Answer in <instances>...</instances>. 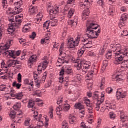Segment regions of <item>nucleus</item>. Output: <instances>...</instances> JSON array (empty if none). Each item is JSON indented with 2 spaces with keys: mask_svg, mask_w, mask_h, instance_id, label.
Here are the masks:
<instances>
[{
  "mask_svg": "<svg viewBox=\"0 0 128 128\" xmlns=\"http://www.w3.org/2000/svg\"><path fill=\"white\" fill-rule=\"evenodd\" d=\"M84 48H82L81 49L79 50L78 52V56H82V54H84Z\"/></svg>",
  "mask_w": 128,
  "mask_h": 128,
  "instance_id": "41",
  "label": "nucleus"
},
{
  "mask_svg": "<svg viewBox=\"0 0 128 128\" xmlns=\"http://www.w3.org/2000/svg\"><path fill=\"white\" fill-rule=\"evenodd\" d=\"M62 128H68V124L66 120H64L62 124Z\"/></svg>",
  "mask_w": 128,
  "mask_h": 128,
  "instance_id": "47",
  "label": "nucleus"
},
{
  "mask_svg": "<svg viewBox=\"0 0 128 128\" xmlns=\"http://www.w3.org/2000/svg\"><path fill=\"white\" fill-rule=\"evenodd\" d=\"M47 11L50 14V16H52L58 14L60 12V9L58 7H55L54 8L52 4H48L47 6Z\"/></svg>",
  "mask_w": 128,
  "mask_h": 128,
  "instance_id": "12",
  "label": "nucleus"
},
{
  "mask_svg": "<svg viewBox=\"0 0 128 128\" xmlns=\"http://www.w3.org/2000/svg\"><path fill=\"white\" fill-rule=\"evenodd\" d=\"M75 62V66L78 70H82V66H84V60L82 59H77Z\"/></svg>",
  "mask_w": 128,
  "mask_h": 128,
  "instance_id": "19",
  "label": "nucleus"
},
{
  "mask_svg": "<svg viewBox=\"0 0 128 128\" xmlns=\"http://www.w3.org/2000/svg\"><path fill=\"white\" fill-rule=\"evenodd\" d=\"M64 74H72V69L68 66L62 68L60 72V77L58 78L59 82L60 84H62V82H64Z\"/></svg>",
  "mask_w": 128,
  "mask_h": 128,
  "instance_id": "4",
  "label": "nucleus"
},
{
  "mask_svg": "<svg viewBox=\"0 0 128 128\" xmlns=\"http://www.w3.org/2000/svg\"><path fill=\"white\" fill-rule=\"evenodd\" d=\"M34 94L35 96H42V92L40 90H36Z\"/></svg>",
  "mask_w": 128,
  "mask_h": 128,
  "instance_id": "63",
  "label": "nucleus"
},
{
  "mask_svg": "<svg viewBox=\"0 0 128 128\" xmlns=\"http://www.w3.org/2000/svg\"><path fill=\"white\" fill-rule=\"evenodd\" d=\"M68 52L66 53H62L60 54V58H58V64H68L70 62V56L67 54Z\"/></svg>",
  "mask_w": 128,
  "mask_h": 128,
  "instance_id": "6",
  "label": "nucleus"
},
{
  "mask_svg": "<svg viewBox=\"0 0 128 128\" xmlns=\"http://www.w3.org/2000/svg\"><path fill=\"white\" fill-rule=\"evenodd\" d=\"M36 12H38V6L32 5L29 7V14L30 16H33Z\"/></svg>",
  "mask_w": 128,
  "mask_h": 128,
  "instance_id": "22",
  "label": "nucleus"
},
{
  "mask_svg": "<svg viewBox=\"0 0 128 128\" xmlns=\"http://www.w3.org/2000/svg\"><path fill=\"white\" fill-rule=\"evenodd\" d=\"M50 22L46 21V22L44 24L43 28H48V26H50Z\"/></svg>",
  "mask_w": 128,
  "mask_h": 128,
  "instance_id": "57",
  "label": "nucleus"
},
{
  "mask_svg": "<svg viewBox=\"0 0 128 128\" xmlns=\"http://www.w3.org/2000/svg\"><path fill=\"white\" fill-rule=\"evenodd\" d=\"M80 38H77L74 40V38L69 39L68 41V48H76V46H78V44H80Z\"/></svg>",
  "mask_w": 128,
  "mask_h": 128,
  "instance_id": "9",
  "label": "nucleus"
},
{
  "mask_svg": "<svg viewBox=\"0 0 128 128\" xmlns=\"http://www.w3.org/2000/svg\"><path fill=\"white\" fill-rule=\"evenodd\" d=\"M10 96L12 98H14V96H16L17 100H22L23 96L22 94V92L16 93V91L14 90V92H11Z\"/></svg>",
  "mask_w": 128,
  "mask_h": 128,
  "instance_id": "23",
  "label": "nucleus"
},
{
  "mask_svg": "<svg viewBox=\"0 0 128 128\" xmlns=\"http://www.w3.org/2000/svg\"><path fill=\"white\" fill-rule=\"evenodd\" d=\"M100 26L94 22H90L89 24L87 26L86 34L84 35L85 40H88V38H96L100 32V28H99L98 31H94V30H96Z\"/></svg>",
  "mask_w": 128,
  "mask_h": 128,
  "instance_id": "1",
  "label": "nucleus"
},
{
  "mask_svg": "<svg viewBox=\"0 0 128 128\" xmlns=\"http://www.w3.org/2000/svg\"><path fill=\"white\" fill-rule=\"evenodd\" d=\"M17 80L18 82H19V84H20V82H22V74H20V73H19L18 74Z\"/></svg>",
  "mask_w": 128,
  "mask_h": 128,
  "instance_id": "61",
  "label": "nucleus"
},
{
  "mask_svg": "<svg viewBox=\"0 0 128 128\" xmlns=\"http://www.w3.org/2000/svg\"><path fill=\"white\" fill-rule=\"evenodd\" d=\"M15 6H17V8H20V6H22V0H21L19 1L18 2H17L16 3H15L14 4Z\"/></svg>",
  "mask_w": 128,
  "mask_h": 128,
  "instance_id": "55",
  "label": "nucleus"
},
{
  "mask_svg": "<svg viewBox=\"0 0 128 128\" xmlns=\"http://www.w3.org/2000/svg\"><path fill=\"white\" fill-rule=\"evenodd\" d=\"M20 106H22L20 105V102H16V104L13 106V108H14V110H18V108H20Z\"/></svg>",
  "mask_w": 128,
  "mask_h": 128,
  "instance_id": "43",
  "label": "nucleus"
},
{
  "mask_svg": "<svg viewBox=\"0 0 128 128\" xmlns=\"http://www.w3.org/2000/svg\"><path fill=\"white\" fill-rule=\"evenodd\" d=\"M78 18L76 16L74 17L73 20H69L68 22V24L69 26H76L78 24Z\"/></svg>",
  "mask_w": 128,
  "mask_h": 128,
  "instance_id": "20",
  "label": "nucleus"
},
{
  "mask_svg": "<svg viewBox=\"0 0 128 128\" xmlns=\"http://www.w3.org/2000/svg\"><path fill=\"white\" fill-rule=\"evenodd\" d=\"M99 96H98V92L96 91L94 92L93 94V98L94 100H98V98Z\"/></svg>",
  "mask_w": 128,
  "mask_h": 128,
  "instance_id": "49",
  "label": "nucleus"
},
{
  "mask_svg": "<svg viewBox=\"0 0 128 128\" xmlns=\"http://www.w3.org/2000/svg\"><path fill=\"white\" fill-rule=\"evenodd\" d=\"M24 84H29V86H31L32 88H34V81L28 80V79H26L24 80Z\"/></svg>",
  "mask_w": 128,
  "mask_h": 128,
  "instance_id": "34",
  "label": "nucleus"
},
{
  "mask_svg": "<svg viewBox=\"0 0 128 128\" xmlns=\"http://www.w3.org/2000/svg\"><path fill=\"white\" fill-rule=\"evenodd\" d=\"M106 92L104 91H102L101 92V96L100 100H98L97 101V102L96 103V110H100V105L102 104V102H104V94Z\"/></svg>",
  "mask_w": 128,
  "mask_h": 128,
  "instance_id": "15",
  "label": "nucleus"
},
{
  "mask_svg": "<svg viewBox=\"0 0 128 128\" xmlns=\"http://www.w3.org/2000/svg\"><path fill=\"white\" fill-rule=\"evenodd\" d=\"M64 43H62L60 46V54H66V52H64Z\"/></svg>",
  "mask_w": 128,
  "mask_h": 128,
  "instance_id": "44",
  "label": "nucleus"
},
{
  "mask_svg": "<svg viewBox=\"0 0 128 128\" xmlns=\"http://www.w3.org/2000/svg\"><path fill=\"white\" fill-rule=\"evenodd\" d=\"M124 26H126L124 22L120 20L119 22V24H118L119 28H124Z\"/></svg>",
  "mask_w": 128,
  "mask_h": 128,
  "instance_id": "59",
  "label": "nucleus"
},
{
  "mask_svg": "<svg viewBox=\"0 0 128 128\" xmlns=\"http://www.w3.org/2000/svg\"><path fill=\"white\" fill-rule=\"evenodd\" d=\"M84 102L86 106H87L88 112L90 114V118H92V113L94 112V110H92V106H90V100L88 98H85L84 100Z\"/></svg>",
  "mask_w": 128,
  "mask_h": 128,
  "instance_id": "13",
  "label": "nucleus"
},
{
  "mask_svg": "<svg viewBox=\"0 0 128 128\" xmlns=\"http://www.w3.org/2000/svg\"><path fill=\"white\" fill-rule=\"evenodd\" d=\"M110 48L112 50H109L106 54L112 56V52H116L118 50H122V45L113 43L110 45Z\"/></svg>",
  "mask_w": 128,
  "mask_h": 128,
  "instance_id": "11",
  "label": "nucleus"
},
{
  "mask_svg": "<svg viewBox=\"0 0 128 128\" xmlns=\"http://www.w3.org/2000/svg\"><path fill=\"white\" fill-rule=\"evenodd\" d=\"M126 92L123 91L122 89L119 88L116 91V98L117 100H120V98H124L126 96Z\"/></svg>",
  "mask_w": 128,
  "mask_h": 128,
  "instance_id": "14",
  "label": "nucleus"
},
{
  "mask_svg": "<svg viewBox=\"0 0 128 128\" xmlns=\"http://www.w3.org/2000/svg\"><path fill=\"white\" fill-rule=\"evenodd\" d=\"M33 116L34 120H36L38 126H44V118L42 116V114L38 115V111H34Z\"/></svg>",
  "mask_w": 128,
  "mask_h": 128,
  "instance_id": "7",
  "label": "nucleus"
},
{
  "mask_svg": "<svg viewBox=\"0 0 128 128\" xmlns=\"http://www.w3.org/2000/svg\"><path fill=\"white\" fill-rule=\"evenodd\" d=\"M48 66V56H44L42 59L41 62L38 66V74L42 72V70H44Z\"/></svg>",
  "mask_w": 128,
  "mask_h": 128,
  "instance_id": "5",
  "label": "nucleus"
},
{
  "mask_svg": "<svg viewBox=\"0 0 128 128\" xmlns=\"http://www.w3.org/2000/svg\"><path fill=\"white\" fill-rule=\"evenodd\" d=\"M108 66V60H104L103 61V64L102 70H106V68Z\"/></svg>",
  "mask_w": 128,
  "mask_h": 128,
  "instance_id": "51",
  "label": "nucleus"
},
{
  "mask_svg": "<svg viewBox=\"0 0 128 128\" xmlns=\"http://www.w3.org/2000/svg\"><path fill=\"white\" fill-rule=\"evenodd\" d=\"M10 48H6V56L8 58H16V56H18L22 52L21 50H18L14 52L12 50H8Z\"/></svg>",
  "mask_w": 128,
  "mask_h": 128,
  "instance_id": "8",
  "label": "nucleus"
},
{
  "mask_svg": "<svg viewBox=\"0 0 128 128\" xmlns=\"http://www.w3.org/2000/svg\"><path fill=\"white\" fill-rule=\"evenodd\" d=\"M12 86H14V88H16L18 90L20 88L22 84H20V82L18 83L16 82H12Z\"/></svg>",
  "mask_w": 128,
  "mask_h": 128,
  "instance_id": "38",
  "label": "nucleus"
},
{
  "mask_svg": "<svg viewBox=\"0 0 128 128\" xmlns=\"http://www.w3.org/2000/svg\"><path fill=\"white\" fill-rule=\"evenodd\" d=\"M24 124L26 126H30L28 128H36L34 125L32 124V120L30 118H25Z\"/></svg>",
  "mask_w": 128,
  "mask_h": 128,
  "instance_id": "21",
  "label": "nucleus"
},
{
  "mask_svg": "<svg viewBox=\"0 0 128 128\" xmlns=\"http://www.w3.org/2000/svg\"><path fill=\"white\" fill-rule=\"evenodd\" d=\"M1 68H4V69H3L4 70V72H5V73L6 74H8V63H6H6H4V62H2V63H1Z\"/></svg>",
  "mask_w": 128,
  "mask_h": 128,
  "instance_id": "33",
  "label": "nucleus"
},
{
  "mask_svg": "<svg viewBox=\"0 0 128 128\" xmlns=\"http://www.w3.org/2000/svg\"><path fill=\"white\" fill-rule=\"evenodd\" d=\"M16 113L14 112H10L9 114L10 117V118H16Z\"/></svg>",
  "mask_w": 128,
  "mask_h": 128,
  "instance_id": "53",
  "label": "nucleus"
},
{
  "mask_svg": "<svg viewBox=\"0 0 128 128\" xmlns=\"http://www.w3.org/2000/svg\"><path fill=\"white\" fill-rule=\"evenodd\" d=\"M122 36H128V32L126 30H124L122 31V32L121 34Z\"/></svg>",
  "mask_w": 128,
  "mask_h": 128,
  "instance_id": "64",
  "label": "nucleus"
},
{
  "mask_svg": "<svg viewBox=\"0 0 128 128\" xmlns=\"http://www.w3.org/2000/svg\"><path fill=\"white\" fill-rule=\"evenodd\" d=\"M4 25L2 24V21L0 20V40L2 38L4 34Z\"/></svg>",
  "mask_w": 128,
  "mask_h": 128,
  "instance_id": "29",
  "label": "nucleus"
},
{
  "mask_svg": "<svg viewBox=\"0 0 128 128\" xmlns=\"http://www.w3.org/2000/svg\"><path fill=\"white\" fill-rule=\"evenodd\" d=\"M46 72H44L43 74V76H42L41 78V80L42 82H44V81L46 80Z\"/></svg>",
  "mask_w": 128,
  "mask_h": 128,
  "instance_id": "60",
  "label": "nucleus"
},
{
  "mask_svg": "<svg viewBox=\"0 0 128 128\" xmlns=\"http://www.w3.org/2000/svg\"><path fill=\"white\" fill-rule=\"evenodd\" d=\"M109 114L111 120H114L116 118V114L113 112H110Z\"/></svg>",
  "mask_w": 128,
  "mask_h": 128,
  "instance_id": "58",
  "label": "nucleus"
},
{
  "mask_svg": "<svg viewBox=\"0 0 128 128\" xmlns=\"http://www.w3.org/2000/svg\"><path fill=\"white\" fill-rule=\"evenodd\" d=\"M62 108L60 107H57L56 108V112L57 114L60 115V114H62Z\"/></svg>",
  "mask_w": 128,
  "mask_h": 128,
  "instance_id": "52",
  "label": "nucleus"
},
{
  "mask_svg": "<svg viewBox=\"0 0 128 128\" xmlns=\"http://www.w3.org/2000/svg\"><path fill=\"white\" fill-rule=\"evenodd\" d=\"M0 90L4 92L6 94H10L12 92H14V90L10 89L6 85L4 84L0 85Z\"/></svg>",
  "mask_w": 128,
  "mask_h": 128,
  "instance_id": "16",
  "label": "nucleus"
},
{
  "mask_svg": "<svg viewBox=\"0 0 128 128\" xmlns=\"http://www.w3.org/2000/svg\"><path fill=\"white\" fill-rule=\"evenodd\" d=\"M2 4L4 8H8V1L6 0H2Z\"/></svg>",
  "mask_w": 128,
  "mask_h": 128,
  "instance_id": "45",
  "label": "nucleus"
},
{
  "mask_svg": "<svg viewBox=\"0 0 128 128\" xmlns=\"http://www.w3.org/2000/svg\"><path fill=\"white\" fill-rule=\"evenodd\" d=\"M106 80L104 78H102V79L101 82L99 84V86L100 87L101 90H104V86H106Z\"/></svg>",
  "mask_w": 128,
  "mask_h": 128,
  "instance_id": "36",
  "label": "nucleus"
},
{
  "mask_svg": "<svg viewBox=\"0 0 128 128\" xmlns=\"http://www.w3.org/2000/svg\"><path fill=\"white\" fill-rule=\"evenodd\" d=\"M36 18L41 20H42V18H44V16L42 15V12H40L36 16Z\"/></svg>",
  "mask_w": 128,
  "mask_h": 128,
  "instance_id": "56",
  "label": "nucleus"
},
{
  "mask_svg": "<svg viewBox=\"0 0 128 128\" xmlns=\"http://www.w3.org/2000/svg\"><path fill=\"white\" fill-rule=\"evenodd\" d=\"M38 60V56L36 54L31 56L28 60V64L29 68H32L34 62H36Z\"/></svg>",
  "mask_w": 128,
  "mask_h": 128,
  "instance_id": "17",
  "label": "nucleus"
},
{
  "mask_svg": "<svg viewBox=\"0 0 128 128\" xmlns=\"http://www.w3.org/2000/svg\"><path fill=\"white\" fill-rule=\"evenodd\" d=\"M115 60L114 64H120L122 62L124 56H128V49H125L123 52L122 49L120 50H117L115 53Z\"/></svg>",
  "mask_w": 128,
  "mask_h": 128,
  "instance_id": "3",
  "label": "nucleus"
},
{
  "mask_svg": "<svg viewBox=\"0 0 128 128\" xmlns=\"http://www.w3.org/2000/svg\"><path fill=\"white\" fill-rule=\"evenodd\" d=\"M79 113L80 118H83L84 116V108H82V109L79 110Z\"/></svg>",
  "mask_w": 128,
  "mask_h": 128,
  "instance_id": "40",
  "label": "nucleus"
},
{
  "mask_svg": "<svg viewBox=\"0 0 128 128\" xmlns=\"http://www.w3.org/2000/svg\"><path fill=\"white\" fill-rule=\"evenodd\" d=\"M34 102L32 100H30L28 105V108H34Z\"/></svg>",
  "mask_w": 128,
  "mask_h": 128,
  "instance_id": "42",
  "label": "nucleus"
},
{
  "mask_svg": "<svg viewBox=\"0 0 128 128\" xmlns=\"http://www.w3.org/2000/svg\"><path fill=\"white\" fill-rule=\"evenodd\" d=\"M16 64V60H10L7 62V66L8 68H14Z\"/></svg>",
  "mask_w": 128,
  "mask_h": 128,
  "instance_id": "28",
  "label": "nucleus"
},
{
  "mask_svg": "<svg viewBox=\"0 0 128 128\" xmlns=\"http://www.w3.org/2000/svg\"><path fill=\"white\" fill-rule=\"evenodd\" d=\"M68 118L69 119V122L71 124H74V122L76 120V117L74 115L69 114Z\"/></svg>",
  "mask_w": 128,
  "mask_h": 128,
  "instance_id": "30",
  "label": "nucleus"
},
{
  "mask_svg": "<svg viewBox=\"0 0 128 128\" xmlns=\"http://www.w3.org/2000/svg\"><path fill=\"white\" fill-rule=\"evenodd\" d=\"M126 18H128V14H122L120 17V20L122 22H124L126 20Z\"/></svg>",
  "mask_w": 128,
  "mask_h": 128,
  "instance_id": "39",
  "label": "nucleus"
},
{
  "mask_svg": "<svg viewBox=\"0 0 128 128\" xmlns=\"http://www.w3.org/2000/svg\"><path fill=\"white\" fill-rule=\"evenodd\" d=\"M122 76L120 75H116L112 77V80L114 82L116 81L117 82H120V84L124 82V80L120 78Z\"/></svg>",
  "mask_w": 128,
  "mask_h": 128,
  "instance_id": "27",
  "label": "nucleus"
},
{
  "mask_svg": "<svg viewBox=\"0 0 128 128\" xmlns=\"http://www.w3.org/2000/svg\"><path fill=\"white\" fill-rule=\"evenodd\" d=\"M34 76V80L35 82H36V86L37 88H40V80H38V74L36 73V72H33Z\"/></svg>",
  "mask_w": 128,
  "mask_h": 128,
  "instance_id": "24",
  "label": "nucleus"
},
{
  "mask_svg": "<svg viewBox=\"0 0 128 128\" xmlns=\"http://www.w3.org/2000/svg\"><path fill=\"white\" fill-rule=\"evenodd\" d=\"M70 105L68 104H64L63 107V110L64 112H68L70 110Z\"/></svg>",
  "mask_w": 128,
  "mask_h": 128,
  "instance_id": "37",
  "label": "nucleus"
},
{
  "mask_svg": "<svg viewBox=\"0 0 128 128\" xmlns=\"http://www.w3.org/2000/svg\"><path fill=\"white\" fill-rule=\"evenodd\" d=\"M12 40H10L4 46H0V56L2 54L3 56H6V50L10 48V46L12 44Z\"/></svg>",
  "mask_w": 128,
  "mask_h": 128,
  "instance_id": "10",
  "label": "nucleus"
},
{
  "mask_svg": "<svg viewBox=\"0 0 128 128\" xmlns=\"http://www.w3.org/2000/svg\"><path fill=\"white\" fill-rule=\"evenodd\" d=\"M120 118L121 120V122H124L128 120V115H126V113L122 111L120 112Z\"/></svg>",
  "mask_w": 128,
  "mask_h": 128,
  "instance_id": "25",
  "label": "nucleus"
},
{
  "mask_svg": "<svg viewBox=\"0 0 128 128\" xmlns=\"http://www.w3.org/2000/svg\"><path fill=\"white\" fill-rule=\"evenodd\" d=\"M31 27L32 25L30 24V23L26 24L23 28V32H28Z\"/></svg>",
  "mask_w": 128,
  "mask_h": 128,
  "instance_id": "31",
  "label": "nucleus"
},
{
  "mask_svg": "<svg viewBox=\"0 0 128 128\" xmlns=\"http://www.w3.org/2000/svg\"><path fill=\"white\" fill-rule=\"evenodd\" d=\"M90 4V1H88V0H84V3L81 2L78 4V8L81 10H84V8H86V4Z\"/></svg>",
  "mask_w": 128,
  "mask_h": 128,
  "instance_id": "26",
  "label": "nucleus"
},
{
  "mask_svg": "<svg viewBox=\"0 0 128 128\" xmlns=\"http://www.w3.org/2000/svg\"><path fill=\"white\" fill-rule=\"evenodd\" d=\"M22 18H24L22 15L16 16L14 15L8 18V20L11 24L8 26V28L7 29L8 34H12L16 30V28H18L20 26Z\"/></svg>",
  "mask_w": 128,
  "mask_h": 128,
  "instance_id": "2",
  "label": "nucleus"
},
{
  "mask_svg": "<svg viewBox=\"0 0 128 128\" xmlns=\"http://www.w3.org/2000/svg\"><path fill=\"white\" fill-rule=\"evenodd\" d=\"M114 12V8L110 7L109 10V14L112 16Z\"/></svg>",
  "mask_w": 128,
  "mask_h": 128,
  "instance_id": "62",
  "label": "nucleus"
},
{
  "mask_svg": "<svg viewBox=\"0 0 128 128\" xmlns=\"http://www.w3.org/2000/svg\"><path fill=\"white\" fill-rule=\"evenodd\" d=\"M74 8H71L70 9L68 14V17L69 18H70L74 16Z\"/></svg>",
  "mask_w": 128,
  "mask_h": 128,
  "instance_id": "35",
  "label": "nucleus"
},
{
  "mask_svg": "<svg viewBox=\"0 0 128 128\" xmlns=\"http://www.w3.org/2000/svg\"><path fill=\"white\" fill-rule=\"evenodd\" d=\"M122 66H126L128 68V60H124L121 62Z\"/></svg>",
  "mask_w": 128,
  "mask_h": 128,
  "instance_id": "50",
  "label": "nucleus"
},
{
  "mask_svg": "<svg viewBox=\"0 0 128 128\" xmlns=\"http://www.w3.org/2000/svg\"><path fill=\"white\" fill-rule=\"evenodd\" d=\"M74 106L76 108L78 109V110H82L84 108L82 105L80 103H77L75 104Z\"/></svg>",
  "mask_w": 128,
  "mask_h": 128,
  "instance_id": "48",
  "label": "nucleus"
},
{
  "mask_svg": "<svg viewBox=\"0 0 128 128\" xmlns=\"http://www.w3.org/2000/svg\"><path fill=\"white\" fill-rule=\"evenodd\" d=\"M54 108L52 107L50 108L49 112H48V116H50L51 118H52L54 115Z\"/></svg>",
  "mask_w": 128,
  "mask_h": 128,
  "instance_id": "46",
  "label": "nucleus"
},
{
  "mask_svg": "<svg viewBox=\"0 0 128 128\" xmlns=\"http://www.w3.org/2000/svg\"><path fill=\"white\" fill-rule=\"evenodd\" d=\"M14 10V14H20V12H22V11L20 8H16Z\"/></svg>",
  "mask_w": 128,
  "mask_h": 128,
  "instance_id": "54",
  "label": "nucleus"
},
{
  "mask_svg": "<svg viewBox=\"0 0 128 128\" xmlns=\"http://www.w3.org/2000/svg\"><path fill=\"white\" fill-rule=\"evenodd\" d=\"M51 20L49 22L50 24L52 26H54L58 24V20L56 19V18H50Z\"/></svg>",
  "mask_w": 128,
  "mask_h": 128,
  "instance_id": "32",
  "label": "nucleus"
},
{
  "mask_svg": "<svg viewBox=\"0 0 128 128\" xmlns=\"http://www.w3.org/2000/svg\"><path fill=\"white\" fill-rule=\"evenodd\" d=\"M90 68V63L88 62H86L84 60L82 74H86V72H88Z\"/></svg>",
  "mask_w": 128,
  "mask_h": 128,
  "instance_id": "18",
  "label": "nucleus"
}]
</instances>
